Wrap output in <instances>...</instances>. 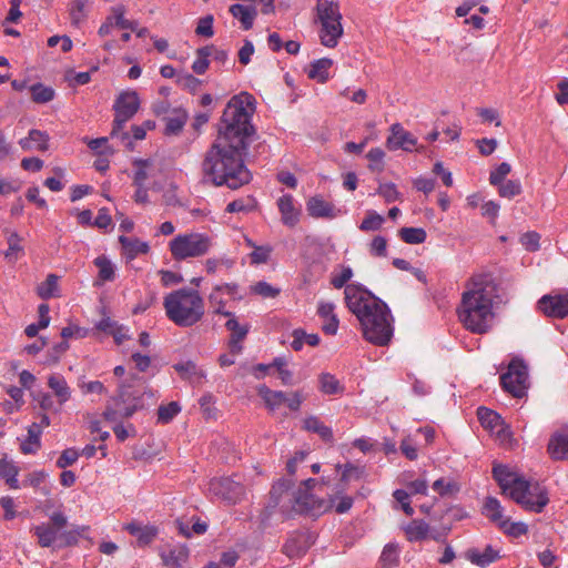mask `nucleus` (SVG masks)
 Instances as JSON below:
<instances>
[{
  "label": "nucleus",
  "instance_id": "60",
  "mask_svg": "<svg viewBox=\"0 0 568 568\" xmlns=\"http://www.w3.org/2000/svg\"><path fill=\"white\" fill-rule=\"evenodd\" d=\"M353 277V270L349 266H342L339 273H334L331 278V284L339 290Z\"/></svg>",
  "mask_w": 568,
  "mask_h": 568
},
{
  "label": "nucleus",
  "instance_id": "15",
  "mask_svg": "<svg viewBox=\"0 0 568 568\" xmlns=\"http://www.w3.org/2000/svg\"><path fill=\"white\" fill-rule=\"evenodd\" d=\"M237 291L239 286L235 283H225L216 285L209 295V302L211 306L214 308V312L223 316H232L231 312L225 311L226 302L224 301V295H227L231 298L235 300Z\"/></svg>",
  "mask_w": 568,
  "mask_h": 568
},
{
  "label": "nucleus",
  "instance_id": "17",
  "mask_svg": "<svg viewBox=\"0 0 568 568\" xmlns=\"http://www.w3.org/2000/svg\"><path fill=\"white\" fill-rule=\"evenodd\" d=\"M306 211L314 219H335L339 215L341 210L334 204L325 201L321 195L312 196L306 202Z\"/></svg>",
  "mask_w": 568,
  "mask_h": 568
},
{
  "label": "nucleus",
  "instance_id": "56",
  "mask_svg": "<svg viewBox=\"0 0 568 568\" xmlns=\"http://www.w3.org/2000/svg\"><path fill=\"white\" fill-rule=\"evenodd\" d=\"M87 0H73L70 4V19L72 24L79 26L85 19Z\"/></svg>",
  "mask_w": 568,
  "mask_h": 568
},
{
  "label": "nucleus",
  "instance_id": "61",
  "mask_svg": "<svg viewBox=\"0 0 568 568\" xmlns=\"http://www.w3.org/2000/svg\"><path fill=\"white\" fill-rule=\"evenodd\" d=\"M366 158L369 161L368 168L372 171H382L383 170V160L385 158V152L381 148H373L366 154Z\"/></svg>",
  "mask_w": 568,
  "mask_h": 568
},
{
  "label": "nucleus",
  "instance_id": "10",
  "mask_svg": "<svg viewBox=\"0 0 568 568\" xmlns=\"http://www.w3.org/2000/svg\"><path fill=\"white\" fill-rule=\"evenodd\" d=\"M316 484V479L308 478L304 481V487L300 488L296 494H294L293 499V509L296 513H310L312 515L322 514L328 510L332 506V503L315 497L311 491V487Z\"/></svg>",
  "mask_w": 568,
  "mask_h": 568
},
{
  "label": "nucleus",
  "instance_id": "38",
  "mask_svg": "<svg viewBox=\"0 0 568 568\" xmlns=\"http://www.w3.org/2000/svg\"><path fill=\"white\" fill-rule=\"evenodd\" d=\"M59 277L55 274H49L42 283L37 287V293L42 300H49L60 296L59 294Z\"/></svg>",
  "mask_w": 568,
  "mask_h": 568
},
{
  "label": "nucleus",
  "instance_id": "19",
  "mask_svg": "<svg viewBox=\"0 0 568 568\" xmlns=\"http://www.w3.org/2000/svg\"><path fill=\"white\" fill-rule=\"evenodd\" d=\"M160 557L166 568H181L189 558V550L181 545L169 546L160 550Z\"/></svg>",
  "mask_w": 568,
  "mask_h": 568
},
{
  "label": "nucleus",
  "instance_id": "62",
  "mask_svg": "<svg viewBox=\"0 0 568 568\" xmlns=\"http://www.w3.org/2000/svg\"><path fill=\"white\" fill-rule=\"evenodd\" d=\"M511 168L508 163H500L494 171L490 172L489 182L493 185H499L505 182L506 176L509 174Z\"/></svg>",
  "mask_w": 568,
  "mask_h": 568
},
{
  "label": "nucleus",
  "instance_id": "6",
  "mask_svg": "<svg viewBox=\"0 0 568 568\" xmlns=\"http://www.w3.org/2000/svg\"><path fill=\"white\" fill-rule=\"evenodd\" d=\"M212 245V239L209 235L192 232L176 235L169 246L173 258L183 261L207 254Z\"/></svg>",
  "mask_w": 568,
  "mask_h": 568
},
{
  "label": "nucleus",
  "instance_id": "41",
  "mask_svg": "<svg viewBox=\"0 0 568 568\" xmlns=\"http://www.w3.org/2000/svg\"><path fill=\"white\" fill-rule=\"evenodd\" d=\"M477 417L480 424L490 432H494L504 423L500 415L486 407H479L477 409Z\"/></svg>",
  "mask_w": 568,
  "mask_h": 568
},
{
  "label": "nucleus",
  "instance_id": "12",
  "mask_svg": "<svg viewBox=\"0 0 568 568\" xmlns=\"http://www.w3.org/2000/svg\"><path fill=\"white\" fill-rule=\"evenodd\" d=\"M537 306L548 317L565 318L568 316V293L544 295Z\"/></svg>",
  "mask_w": 568,
  "mask_h": 568
},
{
  "label": "nucleus",
  "instance_id": "34",
  "mask_svg": "<svg viewBox=\"0 0 568 568\" xmlns=\"http://www.w3.org/2000/svg\"><path fill=\"white\" fill-rule=\"evenodd\" d=\"M303 428L307 432L317 434L323 440L332 442L333 432L332 428L324 425L321 419L316 416H308L304 419Z\"/></svg>",
  "mask_w": 568,
  "mask_h": 568
},
{
  "label": "nucleus",
  "instance_id": "22",
  "mask_svg": "<svg viewBox=\"0 0 568 568\" xmlns=\"http://www.w3.org/2000/svg\"><path fill=\"white\" fill-rule=\"evenodd\" d=\"M547 452L554 460L568 459V430L552 434L548 442Z\"/></svg>",
  "mask_w": 568,
  "mask_h": 568
},
{
  "label": "nucleus",
  "instance_id": "7",
  "mask_svg": "<svg viewBox=\"0 0 568 568\" xmlns=\"http://www.w3.org/2000/svg\"><path fill=\"white\" fill-rule=\"evenodd\" d=\"M510 498L534 513H541L549 503L548 491L542 485L524 478L515 489H511Z\"/></svg>",
  "mask_w": 568,
  "mask_h": 568
},
{
  "label": "nucleus",
  "instance_id": "25",
  "mask_svg": "<svg viewBox=\"0 0 568 568\" xmlns=\"http://www.w3.org/2000/svg\"><path fill=\"white\" fill-rule=\"evenodd\" d=\"M48 386L57 397L60 406L71 398V388L61 374H51L48 377Z\"/></svg>",
  "mask_w": 568,
  "mask_h": 568
},
{
  "label": "nucleus",
  "instance_id": "51",
  "mask_svg": "<svg viewBox=\"0 0 568 568\" xmlns=\"http://www.w3.org/2000/svg\"><path fill=\"white\" fill-rule=\"evenodd\" d=\"M47 477L48 474L45 471L36 470L27 476L26 480L23 481V485L37 488L43 495H49L50 490L47 487L41 486L45 481Z\"/></svg>",
  "mask_w": 568,
  "mask_h": 568
},
{
  "label": "nucleus",
  "instance_id": "52",
  "mask_svg": "<svg viewBox=\"0 0 568 568\" xmlns=\"http://www.w3.org/2000/svg\"><path fill=\"white\" fill-rule=\"evenodd\" d=\"M139 408L136 404L128 406L124 409H115L108 406L103 413V416L109 422H118L120 418L131 417Z\"/></svg>",
  "mask_w": 568,
  "mask_h": 568
},
{
  "label": "nucleus",
  "instance_id": "64",
  "mask_svg": "<svg viewBox=\"0 0 568 568\" xmlns=\"http://www.w3.org/2000/svg\"><path fill=\"white\" fill-rule=\"evenodd\" d=\"M377 193L383 196L387 203H392L399 197V192L394 183H381Z\"/></svg>",
  "mask_w": 568,
  "mask_h": 568
},
{
  "label": "nucleus",
  "instance_id": "24",
  "mask_svg": "<svg viewBox=\"0 0 568 568\" xmlns=\"http://www.w3.org/2000/svg\"><path fill=\"white\" fill-rule=\"evenodd\" d=\"M119 242L122 246V254L128 262L134 260L140 254H146L150 246L146 242L141 241L136 237H128L121 235Z\"/></svg>",
  "mask_w": 568,
  "mask_h": 568
},
{
  "label": "nucleus",
  "instance_id": "29",
  "mask_svg": "<svg viewBox=\"0 0 568 568\" xmlns=\"http://www.w3.org/2000/svg\"><path fill=\"white\" fill-rule=\"evenodd\" d=\"M94 265L98 268V281L95 285L104 282H112L115 278V266L105 255H100L94 258Z\"/></svg>",
  "mask_w": 568,
  "mask_h": 568
},
{
  "label": "nucleus",
  "instance_id": "47",
  "mask_svg": "<svg viewBox=\"0 0 568 568\" xmlns=\"http://www.w3.org/2000/svg\"><path fill=\"white\" fill-rule=\"evenodd\" d=\"M385 219L376 211H367L366 216L359 224V230L364 232L378 231L384 224Z\"/></svg>",
  "mask_w": 568,
  "mask_h": 568
},
{
  "label": "nucleus",
  "instance_id": "28",
  "mask_svg": "<svg viewBox=\"0 0 568 568\" xmlns=\"http://www.w3.org/2000/svg\"><path fill=\"white\" fill-rule=\"evenodd\" d=\"M333 65V60L329 58H322L311 63L307 75L310 79L318 83H325L329 78V69Z\"/></svg>",
  "mask_w": 568,
  "mask_h": 568
},
{
  "label": "nucleus",
  "instance_id": "18",
  "mask_svg": "<svg viewBox=\"0 0 568 568\" xmlns=\"http://www.w3.org/2000/svg\"><path fill=\"white\" fill-rule=\"evenodd\" d=\"M493 476L498 483L503 493L510 497L511 489L517 487V484L523 480L520 476L511 471L507 466L496 465L493 468Z\"/></svg>",
  "mask_w": 568,
  "mask_h": 568
},
{
  "label": "nucleus",
  "instance_id": "13",
  "mask_svg": "<svg viewBox=\"0 0 568 568\" xmlns=\"http://www.w3.org/2000/svg\"><path fill=\"white\" fill-rule=\"evenodd\" d=\"M417 144L416 138L406 131L402 124L395 123L390 126V134L387 138L386 145L389 150H404L412 152Z\"/></svg>",
  "mask_w": 568,
  "mask_h": 568
},
{
  "label": "nucleus",
  "instance_id": "58",
  "mask_svg": "<svg viewBox=\"0 0 568 568\" xmlns=\"http://www.w3.org/2000/svg\"><path fill=\"white\" fill-rule=\"evenodd\" d=\"M214 18L212 14H207L201 18L195 28V33L200 37L211 38L214 36L213 29Z\"/></svg>",
  "mask_w": 568,
  "mask_h": 568
},
{
  "label": "nucleus",
  "instance_id": "30",
  "mask_svg": "<svg viewBox=\"0 0 568 568\" xmlns=\"http://www.w3.org/2000/svg\"><path fill=\"white\" fill-rule=\"evenodd\" d=\"M433 490L444 498L456 497L459 493V483L452 477H442L433 483Z\"/></svg>",
  "mask_w": 568,
  "mask_h": 568
},
{
  "label": "nucleus",
  "instance_id": "26",
  "mask_svg": "<svg viewBox=\"0 0 568 568\" xmlns=\"http://www.w3.org/2000/svg\"><path fill=\"white\" fill-rule=\"evenodd\" d=\"M230 13L241 22L244 30H250L254 24L257 10L254 7L235 3L230 7Z\"/></svg>",
  "mask_w": 568,
  "mask_h": 568
},
{
  "label": "nucleus",
  "instance_id": "14",
  "mask_svg": "<svg viewBox=\"0 0 568 568\" xmlns=\"http://www.w3.org/2000/svg\"><path fill=\"white\" fill-rule=\"evenodd\" d=\"M277 209L281 213V221L287 227H295L302 215L301 206L296 203L293 195L284 194L276 201Z\"/></svg>",
  "mask_w": 568,
  "mask_h": 568
},
{
  "label": "nucleus",
  "instance_id": "27",
  "mask_svg": "<svg viewBox=\"0 0 568 568\" xmlns=\"http://www.w3.org/2000/svg\"><path fill=\"white\" fill-rule=\"evenodd\" d=\"M257 394L264 400L265 406L271 412H274L282 405H285L287 393L282 390H273L268 388L266 385H261L257 387Z\"/></svg>",
  "mask_w": 568,
  "mask_h": 568
},
{
  "label": "nucleus",
  "instance_id": "44",
  "mask_svg": "<svg viewBox=\"0 0 568 568\" xmlns=\"http://www.w3.org/2000/svg\"><path fill=\"white\" fill-rule=\"evenodd\" d=\"M8 250L4 252V257L9 262H16L19 256L23 253V246L21 245V237L17 232H12L7 237Z\"/></svg>",
  "mask_w": 568,
  "mask_h": 568
},
{
  "label": "nucleus",
  "instance_id": "45",
  "mask_svg": "<svg viewBox=\"0 0 568 568\" xmlns=\"http://www.w3.org/2000/svg\"><path fill=\"white\" fill-rule=\"evenodd\" d=\"M32 101L36 103H48L54 98V90L42 83H36L30 87Z\"/></svg>",
  "mask_w": 568,
  "mask_h": 568
},
{
  "label": "nucleus",
  "instance_id": "49",
  "mask_svg": "<svg viewBox=\"0 0 568 568\" xmlns=\"http://www.w3.org/2000/svg\"><path fill=\"white\" fill-rule=\"evenodd\" d=\"M307 546L303 537H294L286 541L284 545V554L290 558L301 557L306 552Z\"/></svg>",
  "mask_w": 568,
  "mask_h": 568
},
{
  "label": "nucleus",
  "instance_id": "21",
  "mask_svg": "<svg viewBox=\"0 0 568 568\" xmlns=\"http://www.w3.org/2000/svg\"><path fill=\"white\" fill-rule=\"evenodd\" d=\"M317 314L323 320V332L328 335H335L339 325V321L335 314V304L321 301L317 306Z\"/></svg>",
  "mask_w": 568,
  "mask_h": 568
},
{
  "label": "nucleus",
  "instance_id": "57",
  "mask_svg": "<svg viewBox=\"0 0 568 568\" xmlns=\"http://www.w3.org/2000/svg\"><path fill=\"white\" fill-rule=\"evenodd\" d=\"M292 486L290 479H280L275 483L271 489V498L275 505H278L282 500L283 495H288V489Z\"/></svg>",
  "mask_w": 568,
  "mask_h": 568
},
{
  "label": "nucleus",
  "instance_id": "36",
  "mask_svg": "<svg viewBox=\"0 0 568 568\" xmlns=\"http://www.w3.org/2000/svg\"><path fill=\"white\" fill-rule=\"evenodd\" d=\"M134 184H144L145 181L154 175V165L151 160L136 159L133 161Z\"/></svg>",
  "mask_w": 568,
  "mask_h": 568
},
{
  "label": "nucleus",
  "instance_id": "53",
  "mask_svg": "<svg viewBox=\"0 0 568 568\" xmlns=\"http://www.w3.org/2000/svg\"><path fill=\"white\" fill-rule=\"evenodd\" d=\"M504 532L511 537H520L528 531V527L524 523H513L507 517L500 525L498 526Z\"/></svg>",
  "mask_w": 568,
  "mask_h": 568
},
{
  "label": "nucleus",
  "instance_id": "33",
  "mask_svg": "<svg viewBox=\"0 0 568 568\" xmlns=\"http://www.w3.org/2000/svg\"><path fill=\"white\" fill-rule=\"evenodd\" d=\"M483 514L496 525H500L507 517L504 516V508L495 497H487L483 505Z\"/></svg>",
  "mask_w": 568,
  "mask_h": 568
},
{
  "label": "nucleus",
  "instance_id": "16",
  "mask_svg": "<svg viewBox=\"0 0 568 568\" xmlns=\"http://www.w3.org/2000/svg\"><path fill=\"white\" fill-rule=\"evenodd\" d=\"M464 557L473 565L479 568H487L490 564L500 558L498 549L491 545H486L484 548L470 547L464 552Z\"/></svg>",
  "mask_w": 568,
  "mask_h": 568
},
{
  "label": "nucleus",
  "instance_id": "2",
  "mask_svg": "<svg viewBox=\"0 0 568 568\" xmlns=\"http://www.w3.org/2000/svg\"><path fill=\"white\" fill-rule=\"evenodd\" d=\"M508 301V294L490 273L474 274L464 291V328L487 333L494 324V308Z\"/></svg>",
  "mask_w": 568,
  "mask_h": 568
},
{
  "label": "nucleus",
  "instance_id": "1",
  "mask_svg": "<svg viewBox=\"0 0 568 568\" xmlns=\"http://www.w3.org/2000/svg\"><path fill=\"white\" fill-rule=\"evenodd\" d=\"M255 112V99L247 92L227 102L217 136L204 153L201 169L203 179L214 186L237 190L252 180L244 162L248 139L254 133L251 118Z\"/></svg>",
  "mask_w": 568,
  "mask_h": 568
},
{
  "label": "nucleus",
  "instance_id": "59",
  "mask_svg": "<svg viewBox=\"0 0 568 568\" xmlns=\"http://www.w3.org/2000/svg\"><path fill=\"white\" fill-rule=\"evenodd\" d=\"M273 248L270 245L254 246V250L250 254L252 264L266 263L271 256Z\"/></svg>",
  "mask_w": 568,
  "mask_h": 568
},
{
  "label": "nucleus",
  "instance_id": "37",
  "mask_svg": "<svg viewBox=\"0 0 568 568\" xmlns=\"http://www.w3.org/2000/svg\"><path fill=\"white\" fill-rule=\"evenodd\" d=\"M40 435L41 425H38V423L30 425L28 429V437L21 444V452L23 454L36 453L40 447Z\"/></svg>",
  "mask_w": 568,
  "mask_h": 568
},
{
  "label": "nucleus",
  "instance_id": "55",
  "mask_svg": "<svg viewBox=\"0 0 568 568\" xmlns=\"http://www.w3.org/2000/svg\"><path fill=\"white\" fill-rule=\"evenodd\" d=\"M498 193L503 197L513 199L521 193V184L517 180H507L498 185Z\"/></svg>",
  "mask_w": 568,
  "mask_h": 568
},
{
  "label": "nucleus",
  "instance_id": "40",
  "mask_svg": "<svg viewBox=\"0 0 568 568\" xmlns=\"http://www.w3.org/2000/svg\"><path fill=\"white\" fill-rule=\"evenodd\" d=\"M213 53V45L199 48L195 52V60L192 63V70L196 74H204L209 68V58Z\"/></svg>",
  "mask_w": 568,
  "mask_h": 568
},
{
  "label": "nucleus",
  "instance_id": "8",
  "mask_svg": "<svg viewBox=\"0 0 568 568\" xmlns=\"http://www.w3.org/2000/svg\"><path fill=\"white\" fill-rule=\"evenodd\" d=\"M114 120L111 131V138L121 140L128 139V132H124L125 123L138 112L140 108V98L135 91L122 92L114 102Z\"/></svg>",
  "mask_w": 568,
  "mask_h": 568
},
{
  "label": "nucleus",
  "instance_id": "20",
  "mask_svg": "<svg viewBox=\"0 0 568 568\" xmlns=\"http://www.w3.org/2000/svg\"><path fill=\"white\" fill-rule=\"evenodd\" d=\"M124 529L136 538L139 547L149 546L158 536V528L152 525H141L140 523L132 521L124 526Z\"/></svg>",
  "mask_w": 568,
  "mask_h": 568
},
{
  "label": "nucleus",
  "instance_id": "39",
  "mask_svg": "<svg viewBox=\"0 0 568 568\" xmlns=\"http://www.w3.org/2000/svg\"><path fill=\"white\" fill-rule=\"evenodd\" d=\"M405 534L410 541L424 540L429 536V525L424 520H413L405 527Z\"/></svg>",
  "mask_w": 568,
  "mask_h": 568
},
{
  "label": "nucleus",
  "instance_id": "9",
  "mask_svg": "<svg viewBox=\"0 0 568 568\" xmlns=\"http://www.w3.org/2000/svg\"><path fill=\"white\" fill-rule=\"evenodd\" d=\"M500 384L505 392L516 398H523L528 389V369L521 361H511L508 369L500 376Z\"/></svg>",
  "mask_w": 568,
  "mask_h": 568
},
{
  "label": "nucleus",
  "instance_id": "3",
  "mask_svg": "<svg viewBox=\"0 0 568 568\" xmlns=\"http://www.w3.org/2000/svg\"><path fill=\"white\" fill-rule=\"evenodd\" d=\"M344 295L346 306L361 323L365 339L377 346L387 345L394 333L387 304L359 284L346 285Z\"/></svg>",
  "mask_w": 568,
  "mask_h": 568
},
{
  "label": "nucleus",
  "instance_id": "54",
  "mask_svg": "<svg viewBox=\"0 0 568 568\" xmlns=\"http://www.w3.org/2000/svg\"><path fill=\"white\" fill-rule=\"evenodd\" d=\"M251 291L252 293L260 295L264 298H274L281 293L280 288L272 286L265 281H260L252 285Z\"/></svg>",
  "mask_w": 568,
  "mask_h": 568
},
{
  "label": "nucleus",
  "instance_id": "11",
  "mask_svg": "<svg viewBox=\"0 0 568 568\" xmlns=\"http://www.w3.org/2000/svg\"><path fill=\"white\" fill-rule=\"evenodd\" d=\"M209 490L229 504L241 501L245 495L244 486L231 477L212 479L209 484Z\"/></svg>",
  "mask_w": 568,
  "mask_h": 568
},
{
  "label": "nucleus",
  "instance_id": "5",
  "mask_svg": "<svg viewBox=\"0 0 568 568\" xmlns=\"http://www.w3.org/2000/svg\"><path fill=\"white\" fill-rule=\"evenodd\" d=\"M313 22L317 28L320 43L335 49L344 37L343 14L336 0H316L313 9Z\"/></svg>",
  "mask_w": 568,
  "mask_h": 568
},
{
  "label": "nucleus",
  "instance_id": "23",
  "mask_svg": "<svg viewBox=\"0 0 568 568\" xmlns=\"http://www.w3.org/2000/svg\"><path fill=\"white\" fill-rule=\"evenodd\" d=\"M19 145L23 151L44 152L49 149V135L44 131L32 129L28 136L19 140Z\"/></svg>",
  "mask_w": 568,
  "mask_h": 568
},
{
  "label": "nucleus",
  "instance_id": "4",
  "mask_svg": "<svg viewBox=\"0 0 568 568\" xmlns=\"http://www.w3.org/2000/svg\"><path fill=\"white\" fill-rule=\"evenodd\" d=\"M168 318L181 327H190L204 315V300L196 290L183 287L169 293L163 301Z\"/></svg>",
  "mask_w": 568,
  "mask_h": 568
},
{
  "label": "nucleus",
  "instance_id": "42",
  "mask_svg": "<svg viewBox=\"0 0 568 568\" xmlns=\"http://www.w3.org/2000/svg\"><path fill=\"white\" fill-rule=\"evenodd\" d=\"M320 341L321 338L318 334H308L303 329H295L293 332V341L291 343V346L294 351H301L304 344L314 347L320 344Z\"/></svg>",
  "mask_w": 568,
  "mask_h": 568
},
{
  "label": "nucleus",
  "instance_id": "43",
  "mask_svg": "<svg viewBox=\"0 0 568 568\" xmlns=\"http://www.w3.org/2000/svg\"><path fill=\"white\" fill-rule=\"evenodd\" d=\"M398 235L407 244H422L427 237L426 231L422 227H402Z\"/></svg>",
  "mask_w": 568,
  "mask_h": 568
},
{
  "label": "nucleus",
  "instance_id": "50",
  "mask_svg": "<svg viewBox=\"0 0 568 568\" xmlns=\"http://www.w3.org/2000/svg\"><path fill=\"white\" fill-rule=\"evenodd\" d=\"M180 412H181V406L178 402H171L166 405H161L158 409V422L161 424H168Z\"/></svg>",
  "mask_w": 568,
  "mask_h": 568
},
{
  "label": "nucleus",
  "instance_id": "63",
  "mask_svg": "<svg viewBox=\"0 0 568 568\" xmlns=\"http://www.w3.org/2000/svg\"><path fill=\"white\" fill-rule=\"evenodd\" d=\"M369 253L373 256L385 257L387 255V241L384 236H375L369 244Z\"/></svg>",
  "mask_w": 568,
  "mask_h": 568
},
{
  "label": "nucleus",
  "instance_id": "35",
  "mask_svg": "<svg viewBox=\"0 0 568 568\" xmlns=\"http://www.w3.org/2000/svg\"><path fill=\"white\" fill-rule=\"evenodd\" d=\"M41 547H50L58 538V530L49 524H40L32 528Z\"/></svg>",
  "mask_w": 568,
  "mask_h": 568
},
{
  "label": "nucleus",
  "instance_id": "46",
  "mask_svg": "<svg viewBox=\"0 0 568 568\" xmlns=\"http://www.w3.org/2000/svg\"><path fill=\"white\" fill-rule=\"evenodd\" d=\"M320 388L326 395L338 394L343 390L338 379L329 373H323L320 376Z\"/></svg>",
  "mask_w": 568,
  "mask_h": 568
},
{
  "label": "nucleus",
  "instance_id": "48",
  "mask_svg": "<svg viewBox=\"0 0 568 568\" xmlns=\"http://www.w3.org/2000/svg\"><path fill=\"white\" fill-rule=\"evenodd\" d=\"M399 549L396 544H387L381 555V562L385 568H393L398 564Z\"/></svg>",
  "mask_w": 568,
  "mask_h": 568
},
{
  "label": "nucleus",
  "instance_id": "32",
  "mask_svg": "<svg viewBox=\"0 0 568 568\" xmlns=\"http://www.w3.org/2000/svg\"><path fill=\"white\" fill-rule=\"evenodd\" d=\"M165 134L176 135L179 134L187 121V113L183 109H174L171 114L165 118Z\"/></svg>",
  "mask_w": 568,
  "mask_h": 568
},
{
  "label": "nucleus",
  "instance_id": "31",
  "mask_svg": "<svg viewBox=\"0 0 568 568\" xmlns=\"http://www.w3.org/2000/svg\"><path fill=\"white\" fill-rule=\"evenodd\" d=\"M174 368L183 378L196 385L202 384L206 377L204 371L199 368L193 362L176 364Z\"/></svg>",
  "mask_w": 568,
  "mask_h": 568
}]
</instances>
